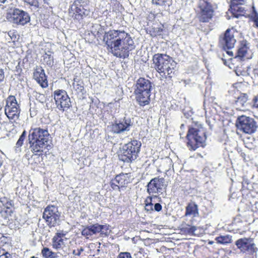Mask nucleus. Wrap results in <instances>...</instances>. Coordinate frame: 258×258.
<instances>
[{
	"label": "nucleus",
	"mask_w": 258,
	"mask_h": 258,
	"mask_svg": "<svg viewBox=\"0 0 258 258\" xmlns=\"http://www.w3.org/2000/svg\"><path fill=\"white\" fill-rule=\"evenodd\" d=\"M103 41L109 52L117 57H127L130 51L135 48L131 36L124 31L112 30L105 32Z\"/></svg>",
	"instance_id": "obj_1"
},
{
	"label": "nucleus",
	"mask_w": 258,
	"mask_h": 258,
	"mask_svg": "<svg viewBox=\"0 0 258 258\" xmlns=\"http://www.w3.org/2000/svg\"><path fill=\"white\" fill-rule=\"evenodd\" d=\"M49 134L47 130L40 127L32 128L29 131L28 140L33 153H41L48 146Z\"/></svg>",
	"instance_id": "obj_2"
},
{
	"label": "nucleus",
	"mask_w": 258,
	"mask_h": 258,
	"mask_svg": "<svg viewBox=\"0 0 258 258\" xmlns=\"http://www.w3.org/2000/svg\"><path fill=\"white\" fill-rule=\"evenodd\" d=\"M156 70L163 79L171 78L174 75L176 62L169 56L161 53L155 54L153 57Z\"/></svg>",
	"instance_id": "obj_3"
},
{
	"label": "nucleus",
	"mask_w": 258,
	"mask_h": 258,
	"mask_svg": "<svg viewBox=\"0 0 258 258\" xmlns=\"http://www.w3.org/2000/svg\"><path fill=\"white\" fill-rule=\"evenodd\" d=\"M153 83L148 79L140 78L134 86V94L137 102L141 106H144L150 102L151 91Z\"/></svg>",
	"instance_id": "obj_4"
},
{
	"label": "nucleus",
	"mask_w": 258,
	"mask_h": 258,
	"mask_svg": "<svg viewBox=\"0 0 258 258\" xmlns=\"http://www.w3.org/2000/svg\"><path fill=\"white\" fill-rule=\"evenodd\" d=\"M187 147L189 150L195 151L199 147H204L206 145L207 137L205 129L200 127L190 128L187 135Z\"/></svg>",
	"instance_id": "obj_5"
},
{
	"label": "nucleus",
	"mask_w": 258,
	"mask_h": 258,
	"mask_svg": "<svg viewBox=\"0 0 258 258\" xmlns=\"http://www.w3.org/2000/svg\"><path fill=\"white\" fill-rule=\"evenodd\" d=\"M141 143L136 140L124 145L121 150L119 159L124 162H131L136 160L140 151Z\"/></svg>",
	"instance_id": "obj_6"
},
{
	"label": "nucleus",
	"mask_w": 258,
	"mask_h": 258,
	"mask_svg": "<svg viewBox=\"0 0 258 258\" xmlns=\"http://www.w3.org/2000/svg\"><path fill=\"white\" fill-rule=\"evenodd\" d=\"M60 217V213L58 212L57 207L54 206H48L44 210L42 217L47 225L49 227H52L59 225Z\"/></svg>",
	"instance_id": "obj_7"
},
{
	"label": "nucleus",
	"mask_w": 258,
	"mask_h": 258,
	"mask_svg": "<svg viewBox=\"0 0 258 258\" xmlns=\"http://www.w3.org/2000/svg\"><path fill=\"white\" fill-rule=\"evenodd\" d=\"M236 126L238 130L248 134L254 133L257 127L253 118L245 115L240 116L237 118Z\"/></svg>",
	"instance_id": "obj_8"
},
{
	"label": "nucleus",
	"mask_w": 258,
	"mask_h": 258,
	"mask_svg": "<svg viewBox=\"0 0 258 258\" xmlns=\"http://www.w3.org/2000/svg\"><path fill=\"white\" fill-rule=\"evenodd\" d=\"M7 20L14 24L24 25L30 20L29 14L21 10L15 9L11 10L7 14Z\"/></svg>",
	"instance_id": "obj_9"
},
{
	"label": "nucleus",
	"mask_w": 258,
	"mask_h": 258,
	"mask_svg": "<svg viewBox=\"0 0 258 258\" xmlns=\"http://www.w3.org/2000/svg\"><path fill=\"white\" fill-rule=\"evenodd\" d=\"M133 124V121L130 118L124 117L123 118L115 120L111 126V131L116 134H127Z\"/></svg>",
	"instance_id": "obj_10"
},
{
	"label": "nucleus",
	"mask_w": 258,
	"mask_h": 258,
	"mask_svg": "<svg viewBox=\"0 0 258 258\" xmlns=\"http://www.w3.org/2000/svg\"><path fill=\"white\" fill-rule=\"evenodd\" d=\"M219 42L223 49L225 50H227L226 53L229 56H233V53L230 50L234 47L236 42L233 30L227 29L224 35L220 37Z\"/></svg>",
	"instance_id": "obj_11"
},
{
	"label": "nucleus",
	"mask_w": 258,
	"mask_h": 258,
	"mask_svg": "<svg viewBox=\"0 0 258 258\" xmlns=\"http://www.w3.org/2000/svg\"><path fill=\"white\" fill-rule=\"evenodd\" d=\"M5 111L10 120L15 121L19 118L20 109L15 96H10L7 98Z\"/></svg>",
	"instance_id": "obj_12"
},
{
	"label": "nucleus",
	"mask_w": 258,
	"mask_h": 258,
	"mask_svg": "<svg viewBox=\"0 0 258 258\" xmlns=\"http://www.w3.org/2000/svg\"><path fill=\"white\" fill-rule=\"evenodd\" d=\"M53 97L56 107L59 110L64 111L70 107L71 105L70 98L66 91L63 90L55 91Z\"/></svg>",
	"instance_id": "obj_13"
},
{
	"label": "nucleus",
	"mask_w": 258,
	"mask_h": 258,
	"mask_svg": "<svg viewBox=\"0 0 258 258\" xmlns=\"http://www.w3.org/2000/svg\"><path fill=\"white\" fill-rule=\"evenodd\" d=\"M200 9V20L202 22H208L213 16L214 10L212 5L204 0H201L199 3Z\"/></svg>",
	"instance_id": "obj_14"
},
{
	"label": "nucleus",
	"mask_w": 258,
	"mask_h": 258,
	"mask_svg": "<svg viewBox=\"0 0 258 258\" xmlns=\"http://www.w3.org/2000/svg\"><path fill=\"white\" fill-rule=\"evenodd\" d=\"M235 244L243 253L248 252L253 254L257 251V248L255 247V244L251 238L239 239L236 241Z\"/></svg>",
	"instance_id": "obj_15"
},
{
	"label": "nucleus",
	"mask_w": 258,
	"mask_h": 258,
	"mask_svg": "<svg viewBox=\"0 0 258 258\" xmlns=\"http://www.w3.org/2000/svg\"><path fill=\"white\" fill-rule=\"evenodd\" d=\"M244 0H232L229 11L233 16L236 18L246 14V7L243 5Z\"/></svg>",
	"instance_id": "obj_16"
},
{
	"label": "nucleus",
	"mask_w": 258,
	"mask_h": 258,
	"mask_svg": "<svg viewBox=\"0 0 258 258\" xmlns=\"http://www.w3.org/2000/svg\"><path fill=\"white\" fill-rule=\"evenodd\" d=\"M164 179L163 178H154L147 185V192L150 195L162 192Z\"/></svg>",
	"instance_id": "obj_17"
},
{
	"label": "nucleus",
	"mask_w": 258,
	"mask_h": 258,
	"mask_svg": "<svg viewBox=\"0 0 258 258\" xmlns=\"http://www.w3.org/2000/svg\"><path fill=\"white\" fill-rule=\"evenodd\" d=\"M69 13L75 14L74 17L76 19H82L83 16H87L89 14V12L82 6H77L76 3L72 6Z\"/></svg>",
	"instance_id": "obj_18"
},
{
	"label": "nucleus",
	"mask_w": 258,
	"mask_h": 258,
	"mask_svg": "<svg viewBox=\"0 0 258 258\" xmlns=\"http://www.w3.org/2000/svg\"><path fill=\"white\" fill-rule=\"evenodd\" d=\"M34 78L42 88L47 86V79L44 70L41 69L40 71L35 72L34 73Z\"/></svg>",
	"instance_id": "obj_19"
},
{
	"label": "nucleus",
	"mask_w": 258,
	"mask_h": 258,
	"mask_svg": "<svg viewBox=\"0 0 258 258\" xmlns=\"http://www.w3.org/2000/svg\"><path fill=\"white\" fill-rule=\"evenodd\" d=\"M186 216H192L196 217L199 215L198 205L194 202L189 203L186 207Z\"/></svg>",
	"instance_id": "obj_20"
},
{
	"label": "nucleus",
	"mask_w": 258,
	"mask_h": 258,
	"mask_svg": "<svg viewBox=\"0 0 258 258\" xmlns=\"http://www.w3.org/2000/svg\"><path fill=\"white\" fill-rule=\"evenodd\" d=\"M235 103L237 106L243 107L244 108H247L250 106H251V104L248 102V96L246 94H241L238 96L235 101Z\"/></svg>",
	"instance_id": "obj_21"
},
{
	"label": "nucleus",
	"mask_w": 258,
	"mask_h": 258,
	"mask_svg": "<svg viewBox=\"0 0 258 258\" xmlns=\"http://www.w3.org/2000/svg\"><path fill=\"white\" fill-rule=\"evenodd\" d=\"M130 176L128 173H121L117 175L115 178L117 180L118 184L122 187L131 182Z\"/></svg>",
	"instance_id": "obj_22"
},
{
	"label": "nucleus",
	"mask_w": 258,
	"mask_h": 258,
	"mask_svg": "<svg viewBox=\"0 0 258 258\" xmlns=\"http://www.w3.org/2000/svg\"><path fill=\"white\" fill-rule=\"evenodd\" d=\"M248 51V48L246 45L241 46L237 51V54L235 56V58H239L240 59L246 58L249 57L247 56L246 54Z\"/></svg>",
	"instance_id": "obj_23"
},
{
	"label": "nucleus",
	"mask_w": 258,
	"mask_h": 258,
	"mask_svg": "<svg viewBox=\"0 0 258 258\" xmlns=\"http://www.w3.org/2000/svg\"><path fill=\"white\" fill-rule=\"evenodd\" d=\"M196 230L197 227L195 226H190L188 224L183 226L181 228V231L183 233L192 235H196L195 231Z\"/></svg>",
	"instance_id": "obj_24"
},
{
	"label": "nucleus",
	"mask_w": 258,
	"mask_h": 258,
	"mask_svg": "<svg viewBox=\"0 0 258 258\" xmlns=\"http://www.w3.org/2000/svg\"><path fill=\"white\" fill-rule=\"evenodd\" d=\"M26 137V132L24 131L22 135L20 136L18 141H17L16 146H15V151L16 153H19L21 152V149L20 147L23 144V142L24 140L25 139Z\"/></svg>",
	"instance_id": "obj_25"
},
{
	"label": "nucleus",
	"mask_w": 258,
	"mask_h": 258,
	"mask_svg": "<svg viewBox=\"0 0 258 258\" xmlns=\"http://www.w3.org/2000/svg\"><path fill=\"white\" fill-rule=\"evenodd\" d=\"M217 243L220 244H228L231 242V236L229 235L220 236L216 238Z\"/></svg>",
	"instance_id": "obj_26"
},
{
	"label": "nucleus",
	"mask_w": 258,
	"mask_h": 258,
	"mask_svg": "<svg viewBox=\"0 0 258 258\" xmlns=\"http://www.w3.org/2000/svg\"><path fill=\"white\" fill-rule=\"evenodd\" d=\"M157 196L148 197L145 200V210L147 211H153V199H155Z\"/></svg>",
	"instance_id": "obj_27"
},
{
	"label": "nucleus",
	"mask_w": 258,
	"mask_h": 258,
	"mask_svg": "<svg viewBox=\"0 0 258 258\" xmlns=\"http://www.w3.org/2000/svg\"><path fill=\"white\" fill-rule=\"evenodd\" d=\"M41 253L45 258H54L56 255L55 252H52L47 247H44L42 249Z\"/></svg>",
	"instance_id": "obj_28"
},
{
	"label": "nucleus",
	"mask_w": 258,
	"mask_h": 258,
	"mask_svg": "<svg viewBox=\"0 0 258 258\" xmlns=\"http://www.w3.org/2000/svg\"><path fill=\"white\" fill-rule=\"evenodd\" d=\"M43 59L48 66H52L53 64V57L51 55V52H46L43 56Z\"/></svg>",
	"instance_id": "obj_29"
},
{
	"label": "nucleus",
	"mask_w": 258,
	"mask_h": 258,
	"mask_svg": "<svg viewBox=\"0 0 258 258\" xmlns=\"http://www.w3.org/2000/svg\"><path fill=\"white\" fill-rule=\"evenodd\" d=\"M90 227L92 235L99 233L102 231V229L106 228L105 226H104L103 225H99L98 224H95L93 225H91L90 226Z\"/></svg>",
	"instance_id": "obj_30"
},
{
	"label": "nucleus",
	"mask_w": 258,
	"mask_h": 258,
	"mask_svg": "<svg viewBox=\"0 0 258 258\" xmlns=\"http://www.w3.org/2000/svg\"><path fill=\"white\" fill-rule=\"evenodd\" d=\"M53 246L56 249L60 248L64 245L63 239L62 238H58L57 237H53L52 238Z\"/></svg>",
	"instance_id": "obj_31"
},
{
	"label": "nucleus",
	"mask_w": 258,
	"mask_h": 258,
	"mask_svg": "<svg viewBox=\"0 0 258 258\" xmlns=\"http://www.w3.org/2000/svg\"><path fill=\"white\" fill-rule=\"evenodd\" d=\"M1 202L3 204L4 208L14 209V204L12 201L6 198H4L1 199Z\"/></svg>",
	"instance_id": "obj_32"
},
{
	"label": "nucleus",
	"mask_w": 258,
	"mask_h": 258,
	"mask_svg": "<svg viewBox=\"0 0 258 258\" xmlns=\"http://www.w3.org/2000/svg\"><path fill=\"white\" fill-rule=\"evenodd\" d=\"M152 3L156 5L169 7L171 5L170 0H152Z\"/></svg>",
	"instance_id": "obj_33"
},
{
	"label": "nucleus",
	"mask_w": 258,
	"mask_h": 258,
	"mask_svg": "<svg viewBox=\"0 0 258 258\" xmlns=\"http://www.w3.org/2000/svg\"><path fill=\"white\" fill-rule=\"evenodd\" d=\"M251 20L254 22V25L258 27V14L253 8V11L250 15Z\"/></svg>",
	"instance_id": "obj_34"
},
{
	"label": "nucleus",
	"mask_w": 258,
	"mask_h": 258,
	"mask_svg": "<svg viewBox=\"0 0 258 258\" xmlns=\"http://www.w3.org/2000/svg\"><path fill=\"white\" fill-rule=\"evenodd\" d=\"M110 186L113 190H119L120 186L118 184L117 180L115 177L113 179L110 181Z\"/></svg>",
	"instance_id": "obj_35"
},
{
	"label": "nucleus",
	"mask_w": 258,
	"mask_h": 258,
	"mask_svg": "<svg viewBox=\"0 0 258 258\" xmlns=\"http://www.w3.org/2000/svg\"><path fill=\"white\" fill-rule=\"evenodd\" d=\"M35 97L37 100L41 103H44L46 100L45 96L44 94H40L37 92L35 93Z\"/></svg>",
	"instance_id": "obj_36"
},
{
	"label": "nucleus",
	"mask_w": 258,
	"mask_h": 258,
	"mask_svg": "<svg viewBox=\"0 0 258 258\" xmlns=\"http://www.w3.org/2000/svg\"><path fill=\"white\" fill-rule=\"evenodd\" d=\"M13 212V209H10V208H4L2 213L3 214H5V218H8L9 216H11Z\"/></svg>",
	"instance_id": "obj_37"
},
{
	"label": "nucleus",
	"mask_w": 258,
	"mask_h": 258,
	"mask_svg": "<svg viewBox=\"0 0 258 258\" xmlns=\"http://www.w3.org/2000/svg\"><path fill=\"white\" fill-rule=\"evenodd\" d=\"M82 234L85 236L92 235L90 226L85 228L82 231Z\"/></svg>",
	"instance_id": "obj_38"
},
{
	"label": "nucleus",
	"mask_w": 258,
	"mask_h": 258,
	"mask_svg": "<svg viewBox=\"0 0 258 258\" xmlns=\"http://www.w3.org/2000/svg\"><path fill=\"white\" fill-rule=\"evenodd\" d=\"M117 258H133L131 256V254L130 252H120Z\"/></svg>",
	"instance_id": "obj_39"
},
{
	"label": "nucleus",
	"mask_w": 258,
	"mask_h": 258,
	"mask_svg": "<svg viewBox=\"0 0 258 258\" xmlns=\"http://www.w3.org/2000/svg\"><path fill=\"white\" fill-rule=\"evenodd\" d=\"M0 258H12V255L8 252L0 251Z\"/></svg>",
	"instance_id": "obj_40"
},
{
	"label": "nucleus",
	"mask_w": 258,
	"mask_h": 258,
	"mask_svg": "<svg viewBox=\"0 0 258 258\" xmlns=\"http://www.w3.org/2000/svg\"><path fill=\"white\" fill-rule=\"evenodd\" d=\"M251 106L258 108V95L255 96L252 99Z\"/></svg>",
	"instance_id": "obj_41"
},
{
	"label": "nucleus",
	"mask_w": 258,
	"mask_h": 258,
	"mask_svg": "<svg viewBox=\"0 0 258 258\" xmlns=\"http://www.w3.org/2000/svg\"><path fill=\"white\" fill-rule=\"evenodd\" d=\"M162 206L160 203H155L154 206L153 210L159 212L162 210Z\"/></svg>",
	"instance_id": "obj_42"
},
{
	"label": "nucleus",
	"mask_w": 258,
	"mask_h": 258,
	"mask_svg": "<svg viewBox=\"0 0 258 258\" xmlns=\"http://www.w3.org/2000/svg\"><path fill=\"white\" fill-rule=\"evenodd\" d=\"M8 35L11 38V40L13 41H15L16 39V35L15 33L13 31H9L8 32Z\"/></svg>",
	"instance_id": "obj_43"
},
{
	"label": "nucleus",
	"mask_w": 258,
	"mask_h": 258,
	"mask_svg": "<svg viewBox=\"0 0 258 258\" xmlns=\"http://www.w3.org/2000/svg\"><path fill=\"white\" fill-rule=\"evenodd\" d=\"M25 2L31 6H36L37 4V0H24Z\"/></svg>",
	"instance_id": "obj_44"
},
{
	"label": "nucleus",
	"mask_w": 258,
	"mask_h": 258,
	"mask_svg": "<svg viewBox=\"0 0 258 258\" xmlns=\"http://www.w3.org/2000/svg\"><path fill=\"white\" fill-rule=\"evenodd\" d=\"M104 226H105L106 228L102 229V231H100V233L101 234H104L106 236H107L108 235L107 231L108 230V226H107V225H104Z\"/></svg>",
	"instance_id": "obj_45"
},
{
	"label": "nucleus",
	"mask_w": 258,
	"mask_h": 258,
	"mask_svg": "<svg viewBox=\"0 0 258 258\" xmlns=\"http://www.w3.org/2000/svg\"><path fill=\"white\" fill-rule=\"evenodd\" d=\"M5 78V74L4 70L2 69H0V82H2Z\"/></svg>",
	"instance_id": "obj_46"
},
{
	"label": "nucleus",
	"mask_w": 258,
	"mask_h": 258,
	"mask_svg": "<svg viewBox=\"0 0 258 258\" xmlns=\"http://www.w3.org/2000/svg\"><path fill=\"white\" fill-rule=\"evenodd\" d=\"M84 251V248L83 247H81L80 249H79L78 250V252L76 253V250H74L73 251V254H75V255H77L78 256H80V254H81V253Z\"/></svg>",
	"instance_id": "obj_47"
},
{
	"label": "nucleus",
	"mask_w": 258,
	"mask_h": 258,
	"mask_svg": "<svg viewBox=\"0 0 258 258\" xmlns=\"http://www.w3.org/2000/svg\"><path fill=\"white\" fill-rule=\"evenodd\" d=\"M66 235V234L63 232H57L56 233V235L54 237H57L58 238H62L63 236Z\"/></svg>",
	"instance_id": "obj_48"
},
{
	"label": "nucleus",
	"mask_w": 258,
	"mask_h": 258,
	"mask_svg": "<svg viewBox=\"0 0 258 258\" xmlns=\"http://www.w3.org/2000/svg\"><path fill=\"white\" fill-rule=\"evenodd\" d=\"M6 0H0V3H4Z\"/></svg>",
	"instance_id": "obj_49"
},
{
	"label": "nucleus",
	"mask_w": 258,
	"mask_h": 258,
	"mask_svg": "<svg viewBox=\"0 0 258 258\" xmlns=\"http://www.w3.org/2000/svg\"><path fill=\"white\" fill-rule=\"evenodd\" d=\"M45 3L48 4L47 0H43Z\"/></svg>",
	"instance_id": "obj_50"
},
{
	"label": "nucleus",
	"mask_w": 258,
	"mask_h": 258,
	"mask_svg": "<svg viewBox=\"0 0 258 258\" xmlns=\"http://www.w3.org/2000/svg\"><path fill=\"white\" fill-rule=\"evenodd\" d=\"M31 258H38V257H35V256H32L31 257Z\"/></svg>",
	"instance_id": "obj_51"
},
{
	"label": "nucleus",
	"mask_w": 258,
	"mask_h": 258,
	"mask_svg": "<svg viewBox=\"0 0 258 258\" xmlns=\"http://www.w3.org/2000/svg\"><path fill=\"white\" fill-rule=\"evenodd\" d=\"M30 114L31 115H32V113H31V108L30 109Z\"/></svg>",
	"instance_id": "obj_52"
}]
</instances>
